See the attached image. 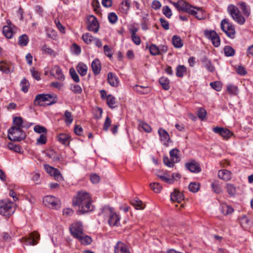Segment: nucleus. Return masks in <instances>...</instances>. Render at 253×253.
Here are the masks:
<instances>
[{"mask_svg":"<svg viewBox=\"0 0 253 253\" xmlns=\"http://www.w3.org/2000/svg\"><path fill=\"white\" fill-rule=\"evenodd\" d=\"M22 239H24V244L35 246L38 243L40 235L36 232H32L29 237H24Z\"/></svg>","mask_w":253,"mask_h":253,"instance_id":"nucleus-14","label":"nucleus"},{"mask_svg":"<svg viewBox=\"0 0 253 253\" xmlns=\"http://www.w3.org/2000/svg\"><path fill=\"white\" fill-rule=\"evenodd\" d=\"M130 203L136 210H142L144 208L142 202L138 198L131 200Z\"/></svg>","mask_w":253,"mask_h":253,"instance_id":"nucleus-36","label":"nucleus"},{"mask_svg":"<svg viewBox=\"0 0 253 253\" xmlns=\"http://www.w3.org/2000/svg\"><path fill=\"white\" fill-rule=\"evenodd\" d=\"M94 38L91 35L88 33L84 34L82 36V39L86 44H91L94 40Z\"/></svg>","mask_w":253,"mask_h":253,"instance_id":"nucleus-40","label":"nucleus"},{"mask_svg":"<svg viewBox=\"0 0 253 253\" xmlns=\"http://www.w3.org/2000/svg\"><path fill=\"white\" fill-rule=\"evenodd\" d=\"M70 231L71 235L77 239L84 233L82 225L78 222L72 224L70 227Z\"/></svg>","mask_w":253,"mask_h":253,"instance_id":"nucleus-12","label":"nucleus"},{"mask_svg":"<svg viewBox=\"0 0 253 253\" xmlns=\"http://www.w3.org/2000/svg\"><path fill=\"white\" fill-rule=\"evenodd\" d=\"M183 194L176 189H174L173 192L170 194V200L173 202L180 203L183 200Z\"/></svg>","mask_w":253,"mask_h":253,"instance_id":"nucleus-19","label":"nucleus"},{"mask_svg":"<svg viewBox=\"0 0 253 253\" xmlns=\"http://www.w3.org/2000/svg\"><path fill=\"white\" fill-rule=\"evenodd\" d=\"M150 186L155 193L160 192L162 189V186L158 182L151 183Z\"/></svg>","mask_w":253,"mask_h":253,"instance_id":"nucleus-50","label":"nucleus"},{"mask_svg":"<svg viewBox=\"0 0 253 253\" xmlns=\"http://www.w3.org/2000/svg\"><path fill=\"white\" fill-rule=\"evenodd\" d=\"M83 245H89L92 242V239L87 235H85L84 233L78 239Z\"/></svg>","mask_w":253,"mask_h":253,"instance_id":"nucleus-37","label":"nucleus"},{"mask_svg":"<svg viewBox=\"0 0 253 253\" xmlns=\"http://www.w3.org/2000/svg\"><path fill=\"white\" fill-rule=\"evenodd\" d=\"M158 133L160 137L161 141L163 144L168 147L169 142H171V140L169 133L164 129L160 128L158 130Z\"/></svg>","mask_w":253,"mask_h":253,"instance_id":"nucleus-15","label":"nucleus"},{"mask_svg":"<svg viewBox=\"0 0 253 253\" xmlns=\"http://www.w3.org/2000/svg\"><path fill=\"white\" fill-rule=\"evenodd\" d=\"M227 10L232 18L238 23L242 25L245 23V19L240 13V11L237 7L233 4H230L228 7Z\"/></svg>","mask_w":253,"mask_h":253,"instance_id":"nucleus-5","label":"nucleus"},{"mask_svg":"<svg viewBox=\"0 0 253 253\" xmlns=\"http://www.w3.org/2000/svg\"><path fill=\"white\" fill-rule=\"evenodd\" d=\"M108 81L109 84L113 86L116 87L119 85V81L118 78L114 74L111 72L109 73L108 74Z\"/></svg>","mask_w":253,"mask_h":253,"instance_id":"nucleus-24","label":"nucleus"},{"mask_svg":"<svg viewBox=\"0 0 253 253\" xmlns=\"http://www.w3.org/2000/svg\"><path fill=\"white\" fill-rule=\"evenodd\" d=\"M28 41L29 39L28 36L25 34H23L19 37L18 43L21 46H23L26 45L28 44Z\"/></svg>","mask_w":253,"mask_h":253,"instance_id":"nucleus-45","label":"nucleus"},{"mask_svg":"<svg viewBox=\"0 0 253 253\" xmlns=\"http://www.w3.org/2000/svg\"><path fill=\"white\" fill-rule=\"evenodd\" d=\"M107 103L108 106L111 108H114V105L116 103V98L112 94H109L107 96Z\"/></svg>","mask_w":253,"mask_h":253,"instance_id":"nucleus-42","label":"nucleus"},{"mask_svg":"<svg viewBox=\"0 0 253 253\" xmlns=\"http://www.w3.org/2000/svg\"><path fill=\"white\" fill-rule=\"evenodd\" d=\"M139 126H141L143 129L146 132H150L151 131V128L148 124L143 123L142 122H140L139 124Z\"/></svg>","mask_w":253,"mask_h":253,"instance_id":"nucleus-63","label":"nucleus"},{"mask_svg":"<svg viewBox=\"0 0 253 253\" xmlns=\"http://www.w3.org/2000/svg\"><path fill=\"white\" fill-rule=\"evenodd\" d=\"M13 124L14 126L12 127L22 128L23 120L21 117H15L13 119Z\"/></svg>","mask_w":253,"mask_h":253,"instance_id":"nucleus-38","label":"nucleus"},{"mask_svg":"<svg viewBox=\"0 0 253 253\" xmlns=\"http://www.w3.org/2000/svg\"><path fill=\"white\" fill-rule=\"evenodd\" d=\"M213 131L217 134H218L224 139H227L233 135L232 131L229 129L219 126H216L212 128Z\"/></svg>","mask_w":253,"mask_h":253,"instance_id":"nucleus-13","label":"nucleus"},{"mask_svg":"<svg viewBox=\"0 0 253 253\" xmlns=\"http://www.w3.org/2000/svg\"><path fill=\"white\" fill-rule=\"evenodd\" d=\"M103 49L105 54L110 58H111L112 57V54L111 49L110 47L108 45H105L103 47Z\"/></svg>","mask_w":253,"mask_h":253,"instance_id":"nucleus-62","label":"nucleus"},{"mask_svg":"<svg viewBox=\"0 0 253 253\" xmlns=\"http://www.w3.org/2000/svg\"><path fill=\"white\" fill-rule=\"evenodd\" d=\"M224 52L225 55L227 57L233 56L235 53V51L234 48L229 45L225 46Z\"/></svg>","mask_w":253,"mask_h":253,"instance_id":"nucleus-41","label":"nucleus"},{"mask_svg":"<svg viewBox=\"0 0 253 253\" xmlns=\"http://www.w3.org/2000/svg\"><path fill=\"white\" fill-rule=\"evenodd\" d=\"M102 213L104 215L107 214H109L108 222L110 226H118L119 224L120 217L116 213L113 212L111 208L107 206H105L102 209Z\"/></svg>","mask_w":253,"mask_h":253,"instance_id":"nucleus-3","label":"nucleus"},{"mask_svg":"<svg viewBox=\"0 0 253 253\" xmlns=\"http://www.w3.org/2000/svg\"><path fill=\"white\" fill-rule=\"evenodd\" d=\"M220 211L224 215H228L231 214L234 211L233 209L226 204H222L220 209Z\"/></svg>","mask_w":253,"mask_h":253,"instance_id":"nucleus-27","label":"nucleus"},{"mask_svg":"<svg viewBox=\"0 0 253 253\" xmlns=\"http://www.w3.org/2000/svg\"><path fill=\"white\" fill-rule=\"evenodd\" d=\"M204 36L211 41L215 47H218L220 45V38L215 31L206 30L204 31Z\"/></svg>","mask_w":253,"mask_h":253,"instance_id":"nucleus-10","label":"nucleus"},{"mask_svg":"<svg viewBox=\"0 0 253 253\" xmlns=\"http://www.w3.org/2000/svg\"><path fill=\"white\" fill-rule=\"evenodd\" d=\"M186 71V68L184 65H178L176 68V75L178 77H183Z\"/></svg>","mask_w":253,"mask_h":253,"instance_id":"nucleus-39","label":"nucleus"},{"mask_svg":"<svg viewBox=\"0 0 253 253\" xmlns=\"http://www.w3.org/2000/svg\"><path fill=\"white\" fill-rule=\"evenodd\" d=\"M22 128L11 127L8 130V138L11 141H21L24 140L26 134Z\"/></svg>","mask_w":253,"mask_h":253,"instance_id":"nucleus-2","label":"nucleus"},{"mask_svg":"<svg viewBox=\"0 0 253 253\" xmlns=\"http://www.w3.org/2000/svg\"><path fill=\"white\" fill-rule=\"evenodd\" d=\"M87 29L88 31L96 33L99 29V24L97 18L93 15H90L87 18Z\"/></svg>","mask_w":253,"mask_h":253,"instance_id":"nucleus-11","label":"nucleus"},{"mask_svg":"<svg viewBox=\"0 0 253 253\" xmlns=\"http://www.w3.org/2000/svg\"><path fill=\"white\" fill-rule=\"evenodd\" d=\"M159 83L164 89L167 90L169 88V80L168 78L163 77L159 79Z\"/></svg>","mask_w":253,"mask_h":253,"instance_id":"nucleus-33","label":"nucleus"},{"mask_svg":"<svg viewBox=\"0 0 253 253\" xmlns=\"http://www.w3.org/2000/svg\"><path fill=\"white\" fill-rule=\"evenodd\" d=\"M171 3L177 9L179 12H185L189 14L193 13L192 8L194 6L184 0H179L177 2L171 1Z\"/></svg>","mask_w":253,"mask_h":253,"instance_id":"nucleus-6","label":"nucleus"},{"mask_svg":"<svg viewBox=\"0 0 253 253\" xmlns=\"http://www.w3.org/2000/svg\"><path fill=\"white\" fill-rule=\"evenodd\" d=\"M211 86L215 90L219 91L221 90L222 85L219 82H213L210 83Z\"/></svg>","mask_w":253,"mask_h":253,"instance_id":"nucleus-56","label":"nucleus"},{"mask_svg":"<svg viewBox=\"0 0 253 253\" xmlns=\"http://www.w3.org/2000/svg\"><path fill=\"white\" fill-rule=\"evenodd\" d=\"M201 62L204 67L206 68L209 72H213L214 71V67L212 65L211 61L206 56H204L201 59Z\"/></svg>","mask_w":253,"mask_h":253,"instance_id":"nucleus-22","label":"nucleus"},{"mask_svg":"<svg viewBox=\"0 0 253 253\" xmlns=\"http://www.w3.org/2000/svg\"><path fill=\"white\" fill-rule=\"evenodd\" d=\"M21 90L25 93L28 92L30 84L26 78H23L20 82Z\"/></svg>","mask_w":253,"mask_h":253,"instance_id":"nucleus-43","label":"nucleus"},{"mask_svg":"<svg viewBox=\"0 0 253 253\" xmlns=\"http://www.w3.org/2000/svg\"><path fill=\"white\" fill-rule=\"evenodd\" d=\"M43 203L47 207L57 210L61 207L60 201L56 197L47 195L43 198Z\"/></svg>","mask_w":253,"mask_h":253,"instance_id":"nucleus-8","label":"nucleus"},{"mask_svg":"<svg viewBox=\"0 0 253 253\" xmlns=\"http://www.w3.org/2000/svg\"><path fill=\"white\" fill-rule=\"evenodd\" d=\"M70 89L75 94H81L82 92V88L78 84H71Z\"/></svg>","mask_w":253,"mask_h":253,"instance_id":"nucleus-53","label":"nucleus"},{"mask_svg":"<svg viewBox=\"0 0 253 253\" xmlns=\"http://www.w3.org/2000/svg\"><path fill=\"white\" fill-rule=\"evenodd\" d=\"M57 139L65 146H68L70 144L71 136L67 134L60 133L57 136Z\"/></svg>","mask_w":253,"mask_h":253,"instance_id":"nucleus-20","label":"nucleus"},{"mask_svg":"<svg viewBox=\"0 0 253 253\" xmlns=\"http://www.w3.org/2000/svg\"><path fill=\"white\" fill-rule=\"evenodd\" d=\"M108 18L109 22L112 24H115L118 19V16L113 12L108 14Z\"/></svg>","mask_w":253,"mask_h":253,"instance_id":"nucleus-47","label":"nucleus"},{"mask_svg":"<svg viewBox=\"0 0 253 253\" xmlns=\"http://www.w3.org/2000/svg\"><path fill=\"white\" fill-rule=\"evenodd\" d=\"M51 175H53L55 177V179L59 181L62 180V176L60 173V171L57 169H54L52 174Z\"/></svg>","mask_w":253,"mask_h":253,"instance_id":"nucleus-58","label":"nucleus"},{"mask_svg":"<svg viewBox=\"0 0 253 253\" xmlns=\"http://www.w3.org/2000/svg\"><path fill=\"white\" fill-rule=\"evenodd\" d=\"M179 152V150L176 148L173 149L170 151L169 155L171 161H173V163H177L180 161L179 157L178 156Z\"/></svg>","mask_w":253,"mask_h":253,"instance_id":"nucleus-31","label":"nucleus"},{"mask_svg":"<svg viewBox=\"0 0 253 253\" xmlns=\"http://www.w3.org/2000/svg\"><path fill=\"white\" fill-rule=\"evenodd\" d=\"M73 205L79 207L78 214L91 211L94 207L92 205V200L89 194L85 192H79L76 197L73 199Z\"/></svg>","mask_w":253,"mask_h":253,"instance_id":"nucleus-1","label":"nucleus"},{"mask_svg":"<svg viewBox=\"0 0 253 253\" xmlns=\"http://www.w3.org/2000/svg\"><path fill=\"white\" fill-rule=\"evenodd\" d=\"M240 222L241 225L244 228H249L251 225V222L250 220L246 216L244 215L240 218Z\"/></svg>","mask_w":253,"mask_h":253,"instance_id":"nucleus-29","label":"nucleus"},{"mask_svg":"<svg viewBox=\"0 0 253 253\" xmlns=\"http://www.w3.org/2000/svg\"><path fill=\"white\" fill-rule=\"evenodd\" d=\"M221 29L229 38L231 39L235 38L236 33L235 28L227 19H224L221 21Z\"/></svg>","mask_w":253,"mask_h":253,"instance_id":"nucleus-7","label":"nucleus"},{"mask_svg":"<svg viewBox=\"0 0 253 253\" xmlns=\"http://www.w3.org/2000/svg\"><path fill=\"white\" fill-rule=\"evenodd\" d=\"M50 73L51 75L60 81L63 82L65 80V76L61 68L58 66H55L52 68Z\"/></svg>","mask_w":253,"mask_h":253,"instance_id":"nucleus-16","label":"nucleus"},{"mask_svg":"<svg viewBox=\"0 0 253 253\" xmlns=\"http://www.w3.org/2000/svg\"><path fill=\"white\" fill-rule=\"evenodd\" d=\"M49 101L48 105H52L57 102V98L56 95H52L50 94H39L34 100V104L35 105H41V102Z\"/></svg>","mask_w":253,"mask_h":253,"instance_id":"nucleus-4","label":"nucleus"},{"mask_svg":"<svg viewBox=\"0 0 253 253\" xmlns=\"http://www.w3.org/2000/svg\"><path fill=\"white\" fill-rule=\"evenodd\" d=\"M238 5L240 8L242 10L244 15L248 17L250 14V6L247 5V4L243 1H241L238 3Z\"/></svg>","mask_w":253,"mask_h":253,"instance_id":"nucleus-26","label":"nucleus"},{"mask_svg":"<svg viewBox=\"0 0 253 253\" xmlns=\"http://www.w3.org/2000/svg\"><path fill=\"white\" fill-rule=\"evenodd\" d=\"M163 161H164V164L168 167H169V168L173 167V166L174 165V163H173V161H172L171 160L170 161L168 157L165 156L164 157Z\"/></svg>","mask_w":253,"mask_h":253,"instance_id":"nucleus-64","label":"nucleus"},{"mask_svg":"<svg viewBox=\"0 0 253 253\" xmlns=\"http://www.w3.org/2000/svg\"><path fill=\"white\" fill-rule=\"evenodd\" d=\"M64 116L66 118L65 120V123L67 125H70L73 121L71 113L68 110H66L65 112Z\"/></svg>","mask_w":253,"mask_h":253,"instance_id":"nucleus-49","label":"nucleus"},{"mask_svg":"<svg viewBox=\"0 0 253 253\" xmlns=\"http://www.w3.org/2000/svg\"><path fill=\"white\" fill-rule=\"evenodd\" d=\"M70 74L72 79L76 83L80 82V78L75 70L72 68L70 69Z\"/></svg>","mask_w":253,"mask_h":253,"instance_id":"nucleus-52","label":"nucleus"},{"mask_svg":"<svg viewBox=\"0 0 253 253\" xmlns=\"http://www.w3.org/2000/svg\"><path fill=\"white\" fill-rule=\"evenodd\" d=\"M226 189L228 194L231 197H233L236 194V188L234 185L230 183L227 184Z\"/></svg>","mask_w":253,"mask_h":253,"instance_id":"nucleus-44","label":"nucleus"},{"mask_svg":"<svg viewBox=\"0 0 253 253\" xmlns=\"http://www.w3.org/2000/svg\"><path fill=\"white\" fill-rule=\"evenodd\" d=\"M130 5V0H125L121 3V9L122 12L124 14H127L128 10L129 9Z\"/></svg>","mask_w":253,"mask_h":253,"instance_id":"nucleus-35","label":"nucleus"},{"mask_svg":"<svg viewBox=\"0 0 253 253\" xmlns=\"http://www.w3.org/2000/svg\"><path fill=\"white\" fill-rule=\"evenodd\" d=\"M172 43L175 48H181L183 45L181 39L177 35H174L172 37Z\"/></svg>","mask_w":253,"mask_h":253,"instance_id":"nucleus-28","label":"nucleus"},{"mask_svg":"<svg viewBox=\"0 0 253 253\" xmlns=\"http://www.w3.org/2000/svg\"><path fill=\"white\" fill-rule=\"evenodd\" d=\"M91 68L95 75H97L100 73L101 69V65L98 59L96 58L92 62Z\"/></svg>","mask_w":253,"mask_h":253,"instance_id":"nucleus-21","label":"nucleus"},{"mask_svg":"<svg viewBox=\"0 0 253 253\" xmlns=\"http://www.w3.org/2000/svg\"><path fill=\"white\" fill-rule=\"evenodd\" d=\"M12 205L13 203L11 202L0 201V214L5 216L11 215L14 212Z\"/></svg>","mask_w":253,"mask_h":253,"instance_id":"nucleus-9","label":"nucleus"},{"mask_svg":"<svg viewBox=\"0 0 253 253\" xmlns=\"http://www.w3.org/2000/svg\"><path fill=\"white\" fill-rule=\"evenodd\" d=\"M46 136L44 134H42L37 140V144L43 145L46 142Z\"/></svg>","mask_w":253,"mask_h":253,"instance_id":"nucleus-61","label":"nucleus"},{"mask_svg":"<svg viewBox=\"0 0 253 253\" xmlns=\"http://www.w3.org/2000/svg\"><path fill=\"white\" fill-rule=\"evenodd\" d=\"M193 13H190V15L194 16L199 20L204 19L206 18V14L204 10L201 8L194 6L192 8Z\"/></svg>","mask_w":253,"mask_h":253,"instance_id":"nucleus-18","label":"nucleus"},{"mask_svg":"<svg viewBox=\"0 0 253 253\" xmlns=\"http://www.w3.org/2000/svg\"><path fill=\"white\" fill-rule=\"evenodd\" d=\"M34 130L38 133H46L47 129L46 128L42 126H41L40 125H36L34 127Z\"/></svg>","mask_w":253,"mask_h":253,"instance_id":"nucleus-54","label":"nucleus"},{"mask_svg":"<svg viewBox=\"0 0 253 253\" xmlns=\"http://www.w3.org/2000/svg\"><path fill=\"white\" fill-rule=\"evenodd\" d=\"M185 167L192 172L198 173L201 171L200 165L194 160L185 164Z\"/></svg>","mask_w":253,"mask_h":253,"instance_id":"nucleus-17","label":"nucleus"},{"mask_svg":"<svg viewBox=\"0 0 253 253\" xmlns=\"http://www.w3.org/2000/svg\"><path fill=\"white\" fill-rule=\"evenodd\" d=\"M7 147L10 150H13L16 152H19L20 151V147L12 142H9L7 144Z\"/></svg>","mask_w":253,"mask_h":253,"instance_id":"nucleus-57","label":"nucleus"},{"mask_svg":"<svg viewBox=\"0 0 253 253\" xmlns=\"http://www.w3.org/2000/svg\"><path fill=\"white\" fill-rule=\"evenodd\" d=\"M207 111L205 109L200 108L197 111V115L198 117L201 120H204L206 117Z\"/></svg>","mask_w":253,"mask_h":253,"instance_id":"nucleus-55","label":"nucleus"},{"mask_svg":"<svg viewBox=\"0 0 253 253\" xmlns=\"http://www.w3.org/2000/svg\"><path fill=\"white\" fill-rule=\"evenodd\" d=\"M211 187L213 191L217 193L220 194L222 192V189L221 187L219 186L218 182L214 181L211 184Z\"/></svg>","mask_w":253,"mask_h":253,"instance_id":"nucleus-51","label":"nucleus"},{"mask_svg":"<svg viewBox=\"0 0 253 253\" xmlns=\"http://www.w3.org/2000/svg\"><path fill=\"white\" fill-rule=\"evenodd\" d=\"M149 51L151 54L157 55L160 54V50L159 47L154 44H151L149 47Z\"/></svg>","mask_w":253,"mask_h":253,"instance_id":"nucleus-46","label":"nucleus"},{"mask_svg":"<svg viewBox=\"0 0 253 253\" xmlns=\"http://www.w3.org/2000/svg\"><path fill=\"white\" fill-rule=\"evenodd\" d=\"M133 89L140 94H147L150 92V88L147 86L135 85Z\"/></svg>","mask_w":253,"mask_h":253,"instance_id":"nucleus-30","label":"nucleus"},{"mask_svg":"<svg viewBox=\"0 0 253 253\" xmlns=\"http://www.w3.org/2000/svg\"><path fill=\"white\" fill-rule=\"evenodd\" d=\"M126 246L121 242H118L114 247V253H123L126 249Z\"/></svg>","mask_w":253,"mask_h":253,"instance_id":"nucleus-32","label":"nucleus"},{"mask_svg":"<svg viewBox=\"0 0 253 253\" xmlns=\"http://www.w3.org/2000/svg\"><path fill=\"white\" fill-rule=\"evenodd\" d=\"M163 14L168 18H170L172 15V12L168 6H165L163 8Z\"/></svg>","mask_w":253,"mask_h":253,"instance_id":"nucleus-60","label":"nucleus"},{"mask_svg":"<svg viewBox=\"0 0 253 253\" xmlns=\"http://www.w3.org/2000/svg\"><path fill=\"white\" fill-rule=\"evenodd\" d=\"M231 173L226 169H221L218 171V176L221 179L228 181L231 178Z\"/></svg>","mask_w":253,"mask_h":253,"instance_id":"nucleus-23","label":"nucleus"},{"mask_svg":"<svg viewBox=\"0 0 253 253\" xmlns=\"http://www.w3.org/2000/svg\"><path fill=\"white\" fill-rule=\"evenodd\" d=\"M15 28L10 25H5L3 27V33L8 39H11L14 33Z\"/></svg>","mask_w":253,"mask_h":253,"instance_id":"nucleus-25","label":"nucleus"},{"mask_svg":"<svg viewBox=\"0 0 253 253\" xmlns=\"http://www.w3.org/2000/svg\"><path fill=\"white\" fill-rule=\"evenodd\" d=\"M188 188L190 191L196 193L200 189V184L196 182H191L190 183Z\"/></svg>","mask_w":253,"mask_h":253,"instance_id":"nucleus-48","label":"nucleus"},{"mask_svg":"<svg viewBox=\"0 0 253 253\" xmlns=\"http://www.w3.org/2000/svg\"><path fill=\"white\" fill-rule=\"evenodd\" d=\"M77 70L81 76H84L86 74L87 67L84 64H79L77 66Z\"/></svg>","mask_w":253,"mask_h":253,"instance_id":"nucleus-34","label":"nucleus"},{"mask_svg":"<svg viewBox=\"0 0 253 253\" xmlns=\"http://www.w3.org/2000/svg\"><path fill=\"white\" fill-rule=\"evenodd\" d=\"M227 89L230 93L234 95L237 94L238 91L237 86L231 84L228 85Z\"/></svg>","mask_w":253,"mask_h":253,"instance_id":"nucleus-59","label":"nucleus"}]
</instances>
